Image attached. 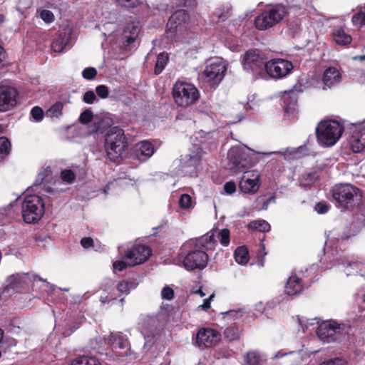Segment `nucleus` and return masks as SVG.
<instances>
[{"label":"nucleus","instance_id":"obj_46","mask_svg":"<svg viewBox=\"0 0 365 365\" xmlns=\"http://www.w3.org/2000/svg\"><path fill=\"white\" fill-rule=\"evenodd\" d=\"M361 264L357 262H347L344 272L347 276L358 273Z\"/></svg>","mask_w":365,"mask_h":365},{"label":"nucleus","instance_id":"obj_54","mask_svg":"<svg viewBox=\"0 0 365 365\" xmlns=\"http://www.w3.org/2000/svg\"><path fill=\"white\" fill-rule=\"evenodd\" d=\"M97 75V71L95 68L88 67L82 72L83 77L86 80H93Z\"/></svg>","mask_w":365,"mask_h":365},{"label":"nucleus","instance_id":"obj_18","mask_svg":"<svg viewBox=\"0 0 365 365\" xmlns=\"http://www.w3.org/2000/svg\"><path fill=\"white\" fill-rule=\"evenodd\" d=\"M187 22V13L185 10L176 11L169 18L167 24V30L170 33H175L184 29Z\"/></svg>","mask_w":365,"mask_h":365},{"label":"nucleus","instance_id":"obj_47","mask_svg":"<svg viewBox=\"0 0 365 365\" xmlns=\"http://www.w3.org/2000/svg\"><path fill=\"white\" fill-rule=\"evenodd\" d=\"M225 336L229 340H235L239 338L240 331L238 328L235 327H230L225 330Z\"/></svg>","mask_w":365,"mask_h":365},{"label":"nucleus","instance_id":"obj_11","mask_svg":"<svg viewBox=\"0 0 365 365\" xmlns=\"http://www.w3.org/2000/svg\"><path fill=\"white\" fill-rule=\"evenodd\" d=\"M294 68L291 61L283 58H273L265 63V78H269L278 80L287 77Z\"/></svg>","mask_w":365,"mask_h":365},{"label":"nucleus","instance_id":"obj_59","mask_svg":"<svg viewBox=\"0 0 365 365\" xmlns=\"http://www.w3.org/2000/svg\"><path fill=\"white\" fill-rule=\"evenodd\" d=\"M162 298L167 300H170L174 297L173 289L169 287H165L161 292Z\"/></svg>","mask_w":365,"mask_h":365},{"label":"nucleus","instance_id":"obj_31","mask_svg":"<svg viewBox=\"0 0 365 365\" xmlns=\"http://www.w3.org/2000/svg\"><path fill=\"white\" fill-rule=\"evenodd\" d=\"M65 103L56 101L46 111V116L51 119H59L63 115Z\"/></svg>","mask_w":365,"mask_h":365},{"label":"nucleus","instance_id":"obj_30","mask_svg":"<svg viewBox=\"0 0 365 365\" xmlns=\"http://www.w3.org/2000/svg\"><path fill=\"white\" fill-rule=\"evenodd\" d=\"M334 41L342 46H346L351 42V36L346 32L343 28H336L333 31Z\"/></svg>","mask_w":365,"mask_h":365},{"label":"nucleus","instance_id":"obj_43","mask_svg":"<svg viewBox=\"0 0 365 365\" xmlns=\"http://www.w3.org/2000/svg\"><path fill=\"white\" fill-rule=\"evenodd\" d=\"M62 4V0H41L38 2V5H40L41 7L53 9H60Z\"/></svg>","mask_w":365,"mask_h":365},{"label":"nucleus","instance_id":"obj_34","mask_svg":"<svg viewBox=\"0 0 365 365\" xmlns=\"http://www.w3.org/2000/svg\"><path fill=\"white\" fill-rule=\"evenodd\" d=\"M235 259L239 264H246L249 261V252L245 246L237 247L234 253Z\"/></svg>","mask_w":365,"mask_h":365},{"label":"nucleus","instance_id":"obj_5","mask_svg":"<svg viewBox=\"0 0 365 365\" xmlns=\"http://www.w3.org/2000/svg\"><path fill=\"white\" fill-rule=\"evenodd\" d=\"M316 332L319 339L324 343H340L347 338L348 329L334 321H326L318 326Z\"/></svg>","mask_w":365,"mask_h":365},{"label":"nucleus","instance_id":"obj_1","mask_svg":"<svg viewBox=\"0 0 365 365\" xmlns=\"http://www.w3.org/2000/svg\"><path fill=\"white\" fill-rule=\"evenodd\" d=\"M217 230H211L199 239H191L180 247L174 264L187 271L204 269L208 262L207 251L214 250L217 242Z\"/></svg>","mask_w":365,"mask_h":365},{"label":"nucleus","instance_id":"obj_26","mask_svg":"<svg viewBox=\"0 0 365 365\" xmlns=\"http://www.w3.org/2000/svg\"><path fill=\"white\" fill-rule=\"evenodd\" d=\"M341 77L339 71L334 67L327 68L323 75V83L325 86L331 88L341 81Z\"/></svg>","mask_w":365,"mask_h":365},{"label":"nucleus","instance_id":"obj_29","mask_svg":"<svg viewBox=\"0 0 365 365\" xmlns=\"http://www.w3.org/2000/svg\"><path fill=\"white\" fill-rule=\"evenodd\" d=\"M107 340L113 350L125 349L128 346L127 340L123 338L121 333H111Z\"/></svg>","mask_w":365,"mask_h":365},{"label":"nucleus","instance_id":"obj_9","mask_svg":"<svg viewBox=\"0 0 365 365\" xmlns=\"http://www.w3.org/2000/svg\"><path fill=\"white\" fill-rule=\"evenodd\" d=\"M332 196L336 203L341 207H347L354 200L361 198L360 190L349 183L336 185L332 188Z\"/></svg>","mask_w":365,"mask_h":365},{"label":"nucleus","instance_id":"obj_64","mask_svg":"<svg viewBox=\"0 0 365 365\" xmlns=\"http://www.w3.org/2000/svg\"><path fill=\"white\" fill-rule=\"evenodd\" d=\"M214 295L212 294L209 298L205 299L203 304L200 306L203 310H207L210 307V301L213 298Z\"/></svg>","mask_w":365,"mask_h":365},{"label":"nucleus","instance_id":"obj_35","mask_svg":"<svg viewBox=\"0 0 365 365\" xmlns=\"http://www.w3.org/2000/svg\"><path fill=\"white\" fill-rule=\"evenodd\" d=\"M169 60L168 54L165 52H162L158 54L155 63L154 73L158 75L162 73Z\"/></svg>","mask_w":365,"mask_h":365},{"label":"nucleus","instance_id":"obj_20","mask_svg":"<svg viewBox=\"0 0 365 365\" xmlns=\"http://www.w3.org/2000/svg\"><path fill=\"white\" fill-rule=\"evenodd\" d=\"M51 173V168L46 167L41 170L40 173L38 174L36 182L34 183V186H38L42 185V188L50 193L55 194L59 192L63 191V189H58L56 185H61V182L58 180L57 182L55 181L53 183V187H51L49 185H47L44 183V182L46 180V178L48 177V175Z\"/></svg>","mask_w":365,"mask_h":365},{"label":"nucleus","instance_id":"obj_25","mask_svg":"<svg viewBox=\"0 0 365 365\" xmlns=\"http://www.w3.org/2000/svg\"><path fill=\"white\" fill-rule=\"evenodd\" d=\"M201 158L200 149L192 150L189 153L182 155L180 158L181 168H195Z\"/></svg>","mask_w":365,"mask_h":365},{"label":"nucleus","instance_id":"obj_49","mask_svg":"<svg viewBox=\"0 0 365 365\" xmlns=\"http://www.w3.org/2000/svg\"><path fill=\"white\" fill-rule=\"evenodd\" d=\"M230 232L228 229H222L217 234L221 245L223 246H227L230 244Z\"/></svg>","mask_w":365,"mask_h":365},{"label":"nucleus","instance_id":"obj_37","mask_svg":"<svg viewBox=\"0 0 365 365\" xmlns=\"http://www.w3.org/2000/svg\"><path fill=\"white\" fill-rule=\"evenodd\" d=\"M145 339V348H150L155 342L158 339L160 335L158 331L154 332H149L148 331L144 330L143 331Z\"/></svg>","mask_w":365,"mask_h":365},{"label":"nucleus","instance_id":"obj_63","mask_svg":"<svg viewBox=\"0 0 365 365\" xmlns=\"http://www.w3.org/2000/svg\"><path fill=\"white\" fill-rule=\"evenodd\" d=\"M307 324H304V320L298 318L299 324L302 328V331H305V329H308L309 325H313L314 324L313 319L307 320Z\"/></svg>","mask_w":365,"mask_h":365},{"label":"nucleus","instance_id":"obj_4","mask_svg":"<svg viewBox=\"0 0 365 365\" xmlns=\"http://www.w3.org/2000/svg\"><path fill=\"white\" fill-rule=\"evenodd\" d=\"M173 96L178 106L186 108L197 101L200 92L192 83L178 80L173 86Z\"/></svg>","mask_w":365,"mask_h":365},{"label":"nucleus","instance_id":"obj_28","mask_svg":"<svg viewBox=\"0 0 365 365\" xmlns=\"http://www.w3.org/2000/svg\"><path fill=\"white\" fill-rule=\"evenodd\" d=\"M278 153H282L284 159L290 160L307 155L308 154V149L307 146L304 145L299 146L297 148H287L283 152L280 151Z\"/></svg>","mask_w":365,"mask_h":365},{"label":"nucleus","instance_id":"obj_39","mask_svg":"<svg viewBox=\"0 0 365 365\" xmlns=\"http://www.w3.org/2000/svg\"><path fill=\"white\" fill-rule=\"evenodd\" d=\"M292 92L289 93L283 96V101L285 104L284 110L287 113H292L295 110L294 106H296L297 100L292 98Z\"/></svg>","mask_w":365,"mask_h":365},{"label":"nucleus","instance_id":"obj_15","mask_svg":"<svg viewBox=\"0 0 365 365\" xmlns=\"http://www.w3.org/2000/svg\"><path fill=\"white\" fill-rule=\"evenodd\" d=\"M18 92L12 86L0 85V112L8 111L15 107Z\"/></svg>","mask_w":365,"mask_h":365},{"label":"nucleus","instance_id":"obj_53","mask_svg":"<svg viewBox=\"0 0 365 365\" xmlns=\"http://www.w3.org/2000/svg\"><path fill=\"white\" fill-rule=\"evenodd\" d=\"M93 116L92 111L90 109H87L80 115L79 121L83 124H87L91 122Z\"/></svg>","mask_w":365,"mask_h":365},{"label":"nucleus","instance_id":"obj_42","mask_svg":"<svg viewBox=\"0 0 365 365\" xmlns=\"http://www.w3.org/2000/svg\"><path fill=\"white\" fill-rule=\"evenodd\" d=\"M38 6L40 8L37 9V12L39 13L40 18L47 24L54 21L55 17L53 14L49 10L43 9V7H41L40 5Z\"/></svg>","mask_w":365,"mask_h":365},{"label":"nucleus","instance_id":"obj_41","mask_svg":"<svg viewBox=\"0 0 365 365\" xmlns=\"http://www.w3.org/2000/svg\"><path fill=\"white\" fill-rule=\"evenodd\" d=\"M263 359L257 351H250L246 356L247 365H261Z\"/></svg>","mask_w":365,"mask_h":365},{"label":"nucleus","instance_id":"obj_22","mask_svg":"<svg viewBox=\"0 0 365 365\" xmlns=\"http://www.w3.org/2000/svg\"><path fill=\"white\" fill-rule=\"evenodd\" d=\"M349 144L354 153H360L365 148V126L359 128L352 133Z\"/></svg>","mask_w":365,"mask_h":365},{"label":"nucleus","instance_id":"obj_36","mask_svg":"<svg viewBox=\"0 0 365 365\" xmlns=\"http://www.w3.org/2000/svg\"><path fill=\"white\" fill-rule=\"evenodd\" d=\"M138 284L135 281H122L118 284L116 289L121 294L127 295Z\"/></svg>","mask_w":365,"mask_h":365},{"label":"nucleus","instance_id":"obj_12","mask_svg":"<svg viewBox=\"0 0 365 365\" xmlns=\"http://www.w3.org/2000/svg\"><path fill=\"white\" fill-rule=\"evenodd\" d=\"M252 160L239 147L231 148L227 153V168L233 173H240L252 165Z\"/></svg>","mask_w":365,"mask_h":365},{"label":"nucleus","instance_id":"obj_38","mask_svg":"<svg viewBox=\"0 0 365 365\" xmlns=\"http://www.w3.org/2000/svg\"><path fill=\"white\" fill-rule=\"evenodd\" d=\"M250 230H257L260 232H268L270 230L269 224L264 220H257L249 224Z\"/></svg>","mask_w":365,"mask_h":365},{"label":"nucleus","instance_id":"obj_55","mask_svg":"<svg viewBox=\"0 0 365 365\" xmlns=\"http://www.w3.org/2000/svg\"><path fill=\"white\" fill-rule=\"evenodd\" d=\"M116 1L118 4L128 7V8H135L138 6L140 1V0H114Z\"/></svg>","mask_w":365,"mask_h":365},{"label":"nucleus","instance_id":"obj_13","mask_svg":"<svg viewBox=\"0 0 365 365\" xmlns=\"http://www.w3.org/2000/svg\"><path fill=\"white\" fill-rule=\"evenodd\" d=\"M260 185V173L257 170H248L243 173L239 187L243 194L254 195L258 191Z\"/></svg>","mask_w":365,"mask_h":365},{"label":"nucleus","instance_id":"obj_52","mask_svg":"<svg viewBox=\"0 0 365 365\" xmlns=\"http://www.w3.org/2000/svg\"><path fill=\"white\" fill-rule=\"evenodd\" d=\"M319 365H349L347 360L344 358L336 357L334 359H331L324 361Z\"/></svg>","mask_w":365,"mask_h":365},{"label":"nucleus","instance_id":"obj_56","mask_svg":"<svg viewBox=\"0 0 365 365\" xmlns=\"http://www.w3.org/2000/svg\"><path fill=\"white\" fill-rule=\"evenodd\" d=\"M96 92L98 97L101 98H106L108 96L109 90L105 85H99L96 88Z\"/></svg>","mask_w":365,"mask_h":365},{"label":"nucleus","instance_id":"obj_33","mask_svg":"<svg viewBox=\"0 0 365 365\" xmlns=\"http://www.w3.org/2000/svg\"><path fill=\"white\" fill-rule=\"evenodd\" d=\"M351 21L355 26H365V4L357 7L356 12L353 15Z\"/></svg>","mask_w":365,"mask_h":365},{"label":"nucleus","instance_id":"obj_27","mask_svg":"<svg viewBox=\"0 0 365 365\" xmlns=\"http://www.w3.org/2000/svg\"><path fill=\"white\" fill-rule=\"evenodd\" d=\"M302 285L299 278L295 275L292 274L285 285L284 292L287 295L293 296L301 292Z\"/></svg>","mask_w":365,"mask_h":365},{"label":"nucleus","instance_id":"obj_19","mask_svg":"<svg viewBox=\"0 0 365 365\" xmlns=\"http://www.w3.org/2000/svg\"><path fill=\"white\" fill-rule=\"evenodd\" d=\"M31 287L33 292L38 293L36 297H43L45 294L51 295L54 291L55 286L46 280L41 279L38 275L32 274Z\"/></svg>","mask_w":365,"mask_h":365},{"label":"nucleus","instance_id":"obj_58","mask_svg":"<svg viewBox=\"0 0 365 365\" xmlns=\"http://www.w3.org/2000/svg\"><path fill=\"white\" fill-rule=\"evenodd\" d=\"M329 205L325 202H318L314 207L316 212L319 214H325L328 212Z\"/></svg>","mask_w":365,"mask_h":365},{"label":"nucleus","instance_id":"obj_61","mask_svg":"<svg viewBox=\"0 0 365 365\" xmlns=\"http://www.w3.org/2000/svg\"><path fill=\"white\" fill-rule=\"evenodd\" d=\"M128 266H130L129 263H127L123 261H115L113 264V269L115 271H119V272L123 271Z\"/></svg>","mask_w":365,"mask_h":365},{"label":"nucleus","instance_id":"obj_40","mask_svg":"<svg viewBox=\"0 0 365 365\" xmlns=\"http://www.w3.org/2000/svg\"><path fill=\"white\" fill-rule=\"evenodd\" d=\"M11 150V143L5 137L0 138V162L7 156Z\"/></svg>","mask_w":365,"mask_h":365},{"label":"nucleus","instance_id":"obj_45","mask_svg":"<svg viewBox=\"0 0 365 365\" xmlns=\"http://www.w3.org/2000/svg\"><path fill=\"white\" fill-rule=\"evenodd\" d=\"M179 206L182 209H189L192 207V200L190 195L187 194H183L180 196L179 199Z\"/></svg>","mask_w":365,"mask_h":365},{"label":"nucleus","instance_id":"obj_50","mask_svg":"<svg viewBox=\"0 0 365 365\" xmlns=\"http://www.w3.org/2000/svg\"><path fill=\"white\" fill-rule=\"evenodd\" d=\"M273 198L265 199L264 197H259L256 199V208L259 210H267Z\"/></svg>","mask_w":365,"mask_h":365},{"label":"nucleus","instance_id":"obj_48","mask_svg":"<svg viewBox=\"0 0 365 365\" xmlns=\"http://www.w3.org/2000/svg\"><path fill=\"white\" fill-rule=\"evenodd\" d=\"M61 178L63 182L71 184L73 182L76 175L71 170L66 169L61 171Z\"/></svg>","mask_w":365,"mask_h":365},{"label":"nucleus","instance_id":"obj_23","mask_svg":"<svg viewBox=\"0 0 365 365\" xmlns=\"http://www.w3.org/2000/svg\"><path fill=\"white\" fill-rule=\"evenodd\" d=\"M153 145L150 142L147 140H143L137 143L134 148V154L140 161L148 160L153 155Z\"/></svg>","mask_w":365,"mask_h":365},{"label":"nucleus","instance_id":"obj_60","mask_svg":"<svg viewBox=\"0 0 365 365\" xmlns=\"http://www.w3.org/2000/svg\"><path fill=\"white\" fill-rule=\"evenodd\" d=\"M224 190L226 194L232 195L236 191V185L233 181L227 182L224 185Z\"/></svg>","mask_w":365,"mask_h":365},{"label":"nucleus","instance_id":"obj_6","mask_svg":"<svg viewBox=\"0 0 365 365\" xmlns=\"http://www.w3.org/2000/svg\"><path fill=\"white\" fill-rule=\"evenodd\" d=\"M125 146L123 130L118 126L109 128L105 139V148L108 157L111 160H115L122 154Z\"/></svg>","mask_w":365,"mask_h":365},{"label":"nucleus","instance_id":"obj_7","mask_svg":"<svg viewBox=\"0 0 365 365\" xmlns=\"http://www.w3.org/2000/svg\"><path fill=\"white\" fill-rule=\"evenodd\" d=\"M287 13V8L277 4L264 11L255 19V26L259 30H266L279 23Z\"/></svg>","mask_w":365,"mask_h":365},{"label":"nucleus","instance_id":"obj_62","mask_svg":"<svg viewBox=\"0 0 365 365\" xmlns=\"http://www.w3.org/2000/svg\"><path fill=\"white\" fill-rule=\"evenodd\" d=\"M81 245L83 248L88 249L93 247V240L91 237H83L81 240Z\"/></svg>","mask_w":365,"mask_h":365},{"label":"nucleus","instance_id":"obj_8","mask_svg":"<svg viewBox=\"0 0 365 365\" xmlns=\"http://www.w3.org/2000/svg\"><path fill=\"white\" fill-rule=\"evenodd\" d=\"M227 71L225 63L220 58L211 59L206 65L201 78L211 87L218 86L225 77Z\"/></svg>","mask_w":365,"mask_h":365},{"label":"nucleus","instance_id":"obj_16","mask_svg":"<svg viewBox=\"0 0 365 365\" xmlns=\"http://www.w3.org/2000/svg\"><path fill=\"white\" fill-rule=\"evenodd\" d=\"M72 30L69 27H65L59 30L51 43V48L56 53H61L68 50L71 47Z\"/></svg>","mask_w":365,"mask_h":365},{"label":"nucleus","instance_id":"obj_2","mask_svg":"<svg viewBox=\"0 0 365 365\" xmlns=\"http://www.w3.org/2000/svg\"><path fill=\"white\" fill-rule=\"evenodd\" d=\"M343 132V125L336 120L322 121L316 128L317 141L323 147L335 145Z\"/></svg>","mask_w":365,"mask_h":365},{"label":"nucleus","instance_id":"obj_24","mask_svg":"<svg viewBox=\"0 0 365 365\" xmlns=\"http://www.w3.org/2000/svg\"><path fill=\"white\" fill-rule=\"evenodd\" d=\"M140 31V23L138 20L132 21L128 23L124 29V38L130 44L133 43L138 36Z\"/></svg>","mask_w":365,"mask_h":365},{"label":"nucleus","instance_id":"obj_17","mask_svg":"<svg viewBox=\"0 0 365 365\" xmlns=\"http://www.w3.org/2000/svg\"><path fill=\"white\" fill-rule=\"evenodd\" d=\"M151 250L146 245H135L127 252L125 257L130 260L129 265L135 266L145 262L150 256Z\"/></svg>","mask_w":365,"mask_h":365},{"label":"nucleus","instance_id":"obj_21","mask_svg":"<svg viewBox=\"0 0 365 365\" xmlns=\"http://www.w3.org/2000/svg\"><path fill=\"white\" fill-rule=\"evenodd\" d=\"M32 274L22 273L11 275L7 279L8 287L13 289L31 286Z\"/></svg>","mask_w":365,"mask_h":365},{"label":"nucleus","instance_id":"obj_57","mask_svg":"<svg viewBox=\"0 0 365 365\" xmlns=\"http://www.w3.org/2000/svg\"><path fill=\"white\" fill-rule=\"evenodd\" d=\"M96 100L97 98L93 91H88L83 95V101L87 104H92Z\"/></svg>","mask_w":365,"mask_h":365},{"label":"nucleus","instance_id":"obj_14","mask_svg":"<svg viewBox=\"0 0 365 365\" xmlns=\"http://www.w3.org/2000/svg\"><path fill=\"white\" fill-rule=\"evenodd\" d=\"M220 334L211 328H201L195 337V344L200 349L215 346L220 340Z\"/></svg>","mask_w":365,"mask_h":365},{"label":"nucleus","instance_id":"obj_3","mask_svg":"<svg viewBox=\"0 0 365 365\" xmlns=\"http://www.w3.org/2000/svg\"><path fill=\"white\" fill-rule=\"evenodd\" d=\"M45 202L38 195H28L21 204V215L24 221L27 224H35L43 216Z\"/></svg>","mask_w":365,"mask_h":365},{"label":"nucleus","instance_id":"obj_32","mask_svg":"<svg viewBox=\"0 0 365 365\" xmlns=\"http://www.w3.org/2000/svg\"><path fill=\"white\" fill-rule=\"evenodd\" d=\"M72 365H102L99 359L93 356H79L73 361Z\"/></svg>","mask_w":365,"mask_h":365},{"label":"nucleus","instance_id":"obj_51","mask_svg":"<svg viewBox=\"0 0 365 365\" xmlns=\"http://www.w3.org/2000/svg\"><path fill=\"white\" fill-rule=\"evenodd\" d=\"M31 115L36 122H41L44 116L43 110L40 107L35 106L31 110Z\"/></svg>","mask_w":365,"mask_h":365},{"label":"nucleus","instance_id":"obj_10","mask_svg":"<svg viewBox=\"0 0 365 365\" xmlns=\"http://www.w3.org/2000/svg\"><path fill=\"white\" fill-rule=\"evenodd\" d=\"M264 56L257 50L247 51L243 58V66L250 71L256 78H265Z\"/></svg>","mask_w":365,"mask_h":365},{"label":"nucleus","instance_id":"obj_44","mask_svg":"<svg viewBox=\"0 0 365 365\" xmlns=\"http://www.w3.org/2000/svg\"><path fill=\"white\" fill-rule=\"evenodd\" d=\"M246 313V310L245 308H240L238 309H232L227 311L225 313V315L227 319H230L233 320H237L240 319Z\"/></svg>","mask_w":365,"mask_h":365}]
</instances>
